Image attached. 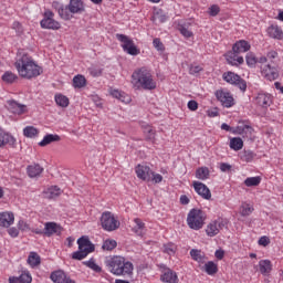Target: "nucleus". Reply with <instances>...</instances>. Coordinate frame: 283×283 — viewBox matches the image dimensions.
Listing matches in <instances>:
<instances>
[{"label": "nucleus", "mask_w": 283, "mask_h": 283, "mask_svg": "<svg viewBox=\"0 0 283 283\" xmlns=\"http://www.w3.org/2000/svg\"><path fill=\"white\" fill-rule=\"evenodd\" d=\"M9 283H21L20 279L17 276H10L9 277Z\"/></svg>", "instance_id": "obj_64"}, {"label": "nucleus", "mask_w": 283, "mask_h": 283, "mask_svg": "<svg viewBox=\"0 0 283 283\" xmlns=\"http://www.w3.org/2000/svg\"><path fill=\"white\" fill-rule=\"evenodd\" d=\"M8 233L11 238H18L19 237V229L17 228H10L8 230Z\"/></svg>", "instance_id": "obj_58"}, {"label": "nucleus", "mask_w": 283, "mask_h": 283, "mask_svg": "<svg viewBox=\"0 0 283 283\" xmlns=\"http://www.w3.org/2000/svg\"><path fill=\"white\" fill-rule=\"evenodd\" d=\"M12 224H14V213L8 211L0 212V227L9 229Z\"/></svg>", "instance_id": "obj_16"}, {"label": "nucleus", "mask_w": 283, "mask_h": 283, "mask_svg": "<svg viewBox=\"0 0 283 283\" xmlns=\"http://www.w3.org/2000/svg\"><path fill=\"white\" fill-rule=\"evenodd\" d=\"M234 134H239L243 138H251L253 136V127L249 125L238 126Z\"/></svg>", "instance_id": "obj_23"}, {"label": "nucleus", "mask_w": 283, "mask_h": 283, "mask_svg": "<svg viewBox=\"0 0 283 283\" xmlns=\"http://www.w3.org/2000/svg\"><path fill=\"white\" fill-rule=\"evenodd\" d=\"M253 211H254L253 206H251L249 203H243L241 206L240 213H241V216H243V218H247V216H251L253 213Z\"/></svg>", "instance_id": "obj_42"}, {"label": "nucleus", "mask_w": 283, "mask_h": 283, "mask_svg": "<svg viewBox=\"0 0 283 283\" xmlns=\"http://www.w3.org/2000/svg\"><path fill=\"white\" fill-rule=\"evenodd\" d=\"M7 109H9V112L12 114L21 115L25 113V105L19 104L14 99H10L7 102Z\"/></svg>", "instance_id": "obj_17"}, {"label": "nucleus", "mask_w": 283, "mask_h": 283, "mask_svg": "<svg viewBox=\"0 0 283 283\" xmlns=\"http://www.w3.org/2000/svg\"><path fill=\"white\" fill-rule=\"evenodd\" d=\"M46 196L50 199L57 198V196H61V188L56 186L49 188L46 191Z\"/></svg>", "instance_id": "obj_43"}, {"label": "nucleus", "mask_w": 283, "mask_h": 283, "mask_svg": "<svg viewBox=\"0 0 283 283\" xmlns=\"http://www.w3.org/2000/svg\"><path fill=\"white\" fill-rule=\"evenodd\" d=\"M192 186L196 193L203 198V200H211V190L209 189V187H207V185L200 181H193Z\"/></svg>", "instance_id": "obj_14"}, {"label": "nucleus", "mask_w": 283, "mask_h": 283, "mask_svg": "<svg viewBox=\"0 0 283 283\" xmlns=\"http://www.w3.org/2000/svg\"><path fill=\"white\" fill-rule=\"evenodd\" d=\"M261 70L262 74L265 76V78H268V81H275V78L280 76L277 74V71L274 67L270 66V64L262 66Z\"/></svg>", "instance_id": "obj_20"}, {"label": "nucleus", "mask_w": 283, "mask_h": 283, "mask_svg": "<svg viewBox=\"0 0 283 283\" xmlns=\"http://www.w3.org/2000/svg\"><path fill=\"white\" fill-rule=\"evenodd\" d=\"M220 169L221 171L226 172V171H231V165L227 164V163H222L220 164Z\"/></svg>", "instance_id": "obj_59"}, {"label": "nucleus", "mask_w": 283, "mask_h": 283, "mask_svg": "<svg viewBox=\"0 0 283 283\" xmlns=\"http://www.w3.org/2000/svg\"><path fill=\"white\" fill-rule=\"evenodd\" d=\"M135 171L139 180H144L145 182H151V174H154V170L149 168V166L138 165L135 168Z\"/></svg>", "instance_id": "obj_12"}, {"label": "nucleus", "mask_w": 283, "mask_h": 283, "mask_svg": "<svg viewBox=\"0 0 283 283\" xmlns=\"http://www.w3.org/2000/svg\"><path fill=\"white\" fill-rule=\"evenodd\" d=\"M153 45L158 52H165V44H163V41H160V39H154Z\"/></svg>", "instance_id": "obj_51"}, {"label": "nucleus", "mask_w": 283, "mask_h": 283, "mask_svg": "<svg viewBox=\"0 0 283 283\" xmlns=\"http://www.w3.org/2000/svg\"><path fill=\"white\" fill-rule=\"evenodd\" d=\"M83 264H85V266H88V269H92V271H95V273H101V271H102L101 266H98V264H96L94 259L85 261Z\"/></svg>", "instance_id": "obj_47"}, {"label": "nucleus", "mask_w": 283, "mask_h": 283, "mask_svg": "<svg viewBox=\"0 0 283 283\" xmlns=\"http://www.w3.org/2000/svg\"><path fill=\"white\" fill-rule=\"evenodd\" d=\"M216 97L220 103L223 105V107H233L235 105V102L233 99V95L229 92L224 91H217Z\"/></svg>", "instance_id": "obj_13"}, {"label": "nucleus", "mask_w": 283, "mask_h": 283, "mask_svg": "<svg viewBox=\"0 0 283 283\" xmlns=\"http://www.w3.org/2000/svg\"><path fill=\"white\" fill-rule=\"evenodd\" d=\"M14 67L17 69L19 76L27 78L28 81L36 78V76L43 74V67L36 64V62L25 53L18 55Z\"/></svg>", "instance_id": "obj_1"}, {"label": "nucleus", "mask_w": 283, "mask_h": 283, "mask_svg": "<svg viewBox=\"0 0 283 283\" xmlns=\"http://www.w3.org/2000/svg\"><path fill=\"white\" fill-rule=\"evenodd\" d=\"M268 34L272 39H282V36H283L282 29H280V27H277V25H271L268 29Z\"/></svg>", "instance_id": "obj_31"}, {"label": "nucleus", "mask_w": 283, "mask_h": 283, "mask_svg": "<svg viewBox=\"0 0 283 283\" xmlns=\"http://www.w3.org/2000/svg\"><path fill=\"white\" fill-rule=\"evenodd\" d=\"M259 269L262 275H270L271 271H273V265L269 260H261L259 262Z\"/></svg>", "instance_id": "obj_27"}, {"label": "nucleus", "mask_w": 283, "mask_h": 283, "mask_svg": "<svg viewBox=\"0 0 283 283\" xmlns=\"http://www.w3.org/2000/svg\"><path fill=\"white\" fill-rule=\"evenodd\" d=\"M205 271L208 275H216L218 273V265L212 261L205 264Z\"/></svg>", "instance_id": "obj_39"}, {"label": "nucleus", "mask_w": 283, "mask_h": 283, "mask_svg": "<svg viewBox=\"0 0 283 283\" xmlns=\"http://www.w3.org/2000/svg\"><path fill=\"white\" fill-rule=\"evenodd\" d=\"M214 255H216L217 260H222V258H224V251H222V250H217V251L214 252Z\"/></svg>", "instance_id": "obj_62"}, {"label": "nucleus", "mask_w": 283, "mask_h": 283, "mask_svg": "<svg viewBox=\"0 0 283 283\" xmlns=\"http://www.w3.org/2000/svg\"><path fill=\"white\" fill-rule=\"evenodd\" d=\"M101 226L104 231H116L120 227V221L114 217V213L106 211L101 217Z\"/></svg>", "instance_id": "obj_8"}, {"label": "nucleus", "mask_w": 283, "mask_h": 283, "mask_svg": "<svg viewBox=\"0 0 283 283\" xmlns=\"http://www.w3.org/2000/svg\"><path fill=\"white\" fill-rule=\"evenodd\" d=\"M63 228L56 222H46L44 224V235L52 238V235H61Z\"/></svg>", "instance_id": "obj_15"}, {"label": "nucleus", "mask_w": 283, "mask_h": 283, "mask_svg": "<svg viewBox=\"0 0 283 283\" xmlns=\"http://www.w3.org/2000/svg\"><path fill=\"white\" fill-rule=\"evenodd\" d=\"M226 59L230 65H242L244 63V57L233 50L227 53Z\"/></svg>", "instance_id": "obj_18"}, {"label": "nucleus", "mask_w": 283, "mask_h": 283, "mask_svg": "<svg viewBox=\"0 0 283 283\" xmlns=\"http://www.w3.org/2000/svg\"><path fill=\"white\" fill-rule=\"evenodd\" d=\"M28 228V223H25V221L21 220L18 222V229H20L21 231H25Z\"/></svg>", "instance_id": "obj_60"}, {"label": "nucleus", "mask_w": 283, "mask_h": 283, "mask_svg": "<svg viewBox=\"0 0 283 283\" xmlns=\"http://www.w3.org/2000/svg\"><path fill=\"white\" fill-rule=\"evenodd\" d=\"M228 222L224 219H217L207 226L206 233L209 238H214L220 233V230L227 227Z\"/></svg>", "instance_id": "obj_11"}, {"label": "nucleus", "mask_w": 283, "mask_h": 283, "mask_svg": "<svg viewBox=\"0 0 283 283\" xmlns=\"http://www.w3.org/2000/svg\"><path fill=\"white\" fill-rule=\"evenodd\" d=\"M61 140V136L49 134L43 137V139L39 143L40 147H48V145L52 143H59Z\"/></svg>", "instance_id": "obj_26"}, {"label": "nucleus", "mask_w": 283, "mask_h": 283, "mask_svg": "<svg viewBox=\"0 0 283 283\" xmlns=\"http://www.w3.org/2000/svg\"><path fill=\"white\" fill-rule=\"evenodd\" d=\"M245 61H247V65H249V67H253V65H255V63H258V57H255V54H253V53H248L245 56Z\"/></svg>", "instance_id": "obj_49"}, {"label": "nucleus", "mask_w": 283, "mask_h": 283, "mask_svg": "<svg viewBox=\"0 0 283 283\" xmlns=\"http://www.w3.org/2000/svg\"><path fill=\"white\" fill-rule=\"evenodd\" d=\"M29 178H38V176H41L43 174V167L39 164L31 165L27 168Z\"/></svg>", "instance_id": "obj_24"}, {"label": "nucleus", "mask_w": 283, "mask_h": 283, "mask_svg": "<svg viewBox=\"0 0 283 283\" xmlns=\"http://www.w3.org/2000/svg\"><path fill=\"white\" fill-rule=\"evenodd\" d=\"M116 39L117 41H120L124 52L130 54V56H138V54H140V50H138L134 43V40H132L129 36L117 33Z\"/></svg>", "instance_id": "obj_7"}, {"label": "nucleus", "mask_w": 283, "mask_h": 283, "mask_svg": "<svg viewBox=\"0 0 283 283\" xmlns=\"http://www.w3.org/2000/svg\"><path fill=\"white\" fill-rule=\"evenodd\" d=\"M118 243L116 242V240H106L104 241L102 249H104V251H114Z\"/></svg>", "instance_id": "obj_45"}, {"label": "nucleus", "mask_w": 283, "mask_h": 283, "mask_svg": "<svg viewBox=\"0 0 283 283\" xmlns=\"http://www.w3.org/2000/svg\"><path fill=\"white\" fill-rule=\"evenodd\" d=\"M190 255L196 262H202V260H205V256H202V252L200 250L192 249L190 251Z\"/></svg>", "instance_id": "obj_48"}, {"label": "nucleus", "mask_w": 283, "mask_h": 283, "mask_svg": "<svg viewBox=\"0 0 283 283\" xmlns=\"http://www.w3.org/2000/svg\"><path fill=\"white\" fill-rule=\"evenodd\" d=\"M188 109H190V112H196V109H198V102L191 99L188 102Z\"/></svg>", "instance_id": "obj_57"}, {"label": "nucleus", "mask_w": 283, "mask_h": 283, "mask_svg": "<svg viewBox=\"0 0 283 283\" xmlns=\"http://www.w3.org/2000/svg\"><path fill=\"white\" fill-rule=\"evenodd\" d=\"M18 78H19V76L17 74L12 73L11 71H7L2 75L3 83H8L9 85H11L15 81H18Z\"/></svg>", "instance_id": "obj_36"}, {"label": "nucleus", "mask_w": 283, "mask_h": 283, "mask_svg": "<svg viewBox=\"0 0 283 283\" xmlns=\"http://www.w3.org/2000/svg\"><path fill=\"white\" fill-rule=\"evenodd\" d=\"M17 143V139L10 133H6V130L0 128V147H6V145H13Z\"/></svg>", "instance_id": "obj_19"}, {"label": "nucleus", "mask_w": 283, "mask_h": 283, "mask_svg": "<svg viewBox=\"0 0 283 283\" xmlns=\"http://www.w3.org/2000/svg\"><path fill=\"white\" fill-rule=\"evenodd\" d=\"M210 176V171L208 167H200L196 170V178L198 180H208Z\"/></svg>", "instance_id": "obj_34"}, {"label": "nucleus", "mask_w": 283, "mask_h": 283, "mask_svg": "<svg viewBox=\"0 0 283 283\" xmlns=\"http://www.w3.org/2000/svg\"><path fill=\"white\" fill-rule=\"evenodd\" d=\"M164 253H167L168 255H174L176 253V244H174V243L165 244Z\"/></svg>", "instance_id": "obj_50"}, {"label": "nucleus", "mask_w": 283, "mask_h": 283, "mask_svg": "<svg viewBox=\"0 0 283 283\" xmlns=\"http://www.w3.org/2000/svg\"><path fill=\"white\" fill-rule=\"evenodd\" d=\"M132 85L134 90H156V81H154L151 72L146 67L133 72Z\"/></svg>", "instance_id": "obj_2"}, {"label": "nucleus", "mask_w": 283, "mask_h": 283, "mask_svg": "<svg viewBox=\"0 0 283 283\" xmlns=\"http://www.w3.org/2000/svg\"><path fill=\"white\" fill-rule=\"evenodd\" d=\"M111 95L114 98H118V101H122V103H130L132 98L129 97V95L118 91V90H111Z\"/></svg>", "instance_id": "obj_29"}, {"label": "nucleus", "mask_w": 283, "mask_h": 283, "mask_svg": "<svg viewBox=\"0 0 283 283\" xmlns=\"http://www.w3.org/2000/svg\"><path fill=\"white\" fill-rule=\"evenodd\" d=\"M20 283H31L32 282V276L30 273H22L20 276Z\"/></svg>", "instance_id": "obj_52"}, {"label": "nucleus", "mask_w": 283, "mask_h": 283, "mask_svg": "<svg viewBox=\"0 0 283 283\" xmlns=\"http://www.w3.org/2000/svg\"><path fill=\"white\" fill-rule=\"evenodd\" d=\"M202 72V69L200 65H191L189 67V74H200Z\"/></svg>", "instance_id": "obj_54"}, {"label": "nucleus", "mask_w": 283, "mask_h": 283, "mask_svg": "<svg viewBox=\"0 0 283 283\" xmlns=\"http://www.w3.org/2000/svg\"><path fill=\"white\" fill-rule=\"evenodd\" d=\"M78 244V251L73 252L72 259L73 260H85L86 255H90V253H94V244L92 241H90V238L87 237H81L77 240Z\"/></svg>", "instance_id": "obj_5"}, {"label": "nucleus", "mask_w": 283, "mask_h": 283, "mask_svg": "<svg viewBox=\"0 0 283 283\" xmlns=\"http://www.w3.org/2000/svg\"><path fill=\"white\" fill-rule=\"evenodd\" d=\"M187 223L193 231H200L205 227V212L200 209H192L187 217Z\"/></svg>", "instance_id": "obj_6"}, {"label": "nucleus", "mask_w": 283, "mask_h": 283, "mask_svg": "<svg viewBox=\"0 0 283 283\" xmlns=\"http://www.w3.org/2000/svg\"><path fill=\"white\" fill-rule=\"evenodd\" d=\"M41 28L45 30H60L61 23L54 20V13L52 11L44 12V19L40 22Z\"/></svg>", "instance_id": "obj_10"}, {"label": "nucleus", "mask_w": 283, "mask_h": 283, "mask_svg": "<svg viewBox=\"0 0 283 283\" xmlns=\"http://www.w3.org/2000/svg\"><path fill=\"white\" fill-rule=\"evenodd\" d=\"M260 182H262V178H260V177H248L244 180L245 187H258V185H260Z\"/></svg>", "instance_id": "obj_41"}, {"label": "nucleus", "mask_w": 283, "mask_h": 283, "mask_svg": "<svg viewBox=\"0 0 283 283\" xmlns=\"http://www.w3.org/2000/svg\"><path fill=\"white\" fill-rule=\"evenodd\" d=\"M218 115H219L218 108H214V109H212V111H208V116H209L210 118H216V116H218Z\"/></svg>", "instance_id": "obj_61"}, {"label": "nucleus", "mask_w": 283, "mask_h": 283, "mask_svg": "<svg viewBox=\"0 0 283 283\" xmlns=\"http://www.w3.org/2000/svg\"><path fill=\"white\" fill-rule=\"evenodd\" d=\"M53 8L57 10V13L64 21H70L73 14H83L85 12L83 0H70L69 6L65 7L59 2H54Z\"/></svg>", "instance_id": "obj_3"}, {"label": "nucleus", "mask_w": 283, "mask_h": 283, "mask_svg": "<svg viewBox=\"0 0 283 283\" xmlns=\"http://www.w3.org/2000/svg\"><path fill=\"white\" fill-rule=\"evenodd\" d=\"M240 158L243 163H252L253 158H255V153L252 150H243L240 153Z\"/></svg>", "instance_id": "obj_37"}, {"label": "nucleus", "mask_w": 283, "mask_h": 283, "mask_svg": "<svg viewBox=\"0 0 283 283\" xmlns=\"http://www.w3.org/2000/svg\"><path fill=\"white\" fill-rule=\"evenodd\" d=\"M161 282L166 283H178V274L170 269L166 270L160 276Z\"/></svg>", "instance_id": "obj_22"}, {"label": "nucleus", "mask_w": 283, "mask_h": 283, "mask_svg": "<svg viewBox=\"0 0 283 283\" xmlns=\"http://www.w3.org/2000/svg\"><path fill=\"white\" fill-rule=\"evenodd\" d=\"M244 147V142L240 137H233L230 139V149L240 151Z\"/></svg>", "instance_id": "obj_30"}, {"label": "nucleus", "mask_w": 283, "mask_h": 283, "mask_svg": "<svg viewBox=\"0 0 283 283\" xmlns=\"http://www.w3.org/2000/svg\"><path fill=\"white\" fill-rule=\"evenodd\" d=\"M55 103L59 107H67V105H70V98L62 94L55 95Z\"/></svg>", "instance_id": "obj_40"}, {"label": "nucleus", "mask_w": 283, "mask_h": 283, "mask_svg": "<svg viewBox=\"0 0 283 283\" xmlns=\"http://www.w3.org/2000/svg\"><path fill=\"white\" fill-rule=\"evenodd\" d=\"M256 103H258V105H260L261 107H264L265 109H266V107H271V103H272L271 95L260 93L256 96Z\"/></svg>", "instance_id": "obj_25"}, {"label": "nucleus", "mask_w": 283, "mask_h": 283, "mask_svg": "<svg viewBox=\"0 0 283 283\" xmlns=\"http://www.w3.org/2000/svg\"><path fill=\"white\" fill-rule=\"evenodd\" d=\"M222 78L226 83H230V85H237L241 92H247V81L240 77V75L233 72H227L223 73Z\"/></svg>", "instance_id": "obj_9"}, {"label": "nucleus", "mask_w": 283, "mask_h": 283, "mask_svg": "<svg viewBox=\"0 0 283 283\" xmlns=\"http://www.w3.org/2000/svg\"><path fill=\"white\" fill-rule=\"evenodd\" d=\"M142 129L144 130L147 140H154V138H156V130H154L149 124L142 125Z\"/></svg>", "instance_id": "obj_33"}, {"label": "nucleus", "mask_w": 283, "mask_h": 283, "mask_svg": "<svg viewBox=\"0 0 283 283\" xmlns=\"http://www.w3.org/2000/svg\"><path fill=\"white\" fill-rule=\"evenodd\" d=\"M23 134L27 138H36V136H39V129L33 126H27L23 129Z\"/></svg>", "instance_id": "obj_38"}, {"label": "nucleus", "mask_w": 283, "mask_h": 283, "mask_svg": "<svg viewBox=\"0 0 283 283\" xmlns=\"http://www.w3.org/2000/svg\"><path fill=\"white\" fill-rule=\"evenodd\" d=\"M179 32L180 34H182V36H185V39H191V36H193V32L189 30V27H187V24H180Z\"/></svg>", "instance_id": "obj_46"}, {"label": "nucleus", "mask_w": 283, "mask_h": 283, "mask_svg": "<svg viewBox=\"0 0 283 283\" xmlns=\"http://www.w3.org/2000/svg\"><path fill=\"white\" fill-rule=\"evenodd\" d=\"M105 264L113 275H132V271H134V264L125 261L123 256H113L106 260Z\"/></svg>", "instance_id": "obj_4"}, {"label": "nucleus", "mask_w": 283, "mask_h": 283, "mask_svg": "<svg viewBox=\"0 0 283 283\" xmlns=\"http://www.w3.org/2000/svg\"><path fill=\"white\" fill-rule=\"evenodd\" d=\"M87 85V80L83 75H76L73 77V87L75 90H81V87H85Z\"/></svg>", "instance_id": "obj_32"}, {"label": "nucleus", "mask_w": 283, "mask_h": 283, "mask_svg": "<svg viewBox=\"0 0 283 283\" xmlns=\"http://www.w3.org/2000/svg\"><path fill=\"white\" fill-rule=\"evenodd\" d=\"M28 264H30L32 268L39 266V264H41V256L36 252H30Z\"/></svg>", "instance_id": "obj_35"}, {"label": "nucleus", "mask_w": 283, "mask_h": 283, "mask_svg": "<svg viewBox=\"0 0 283 283\" xmlns=\"http://www.w3.org/2000/svg\"><path fill=\"white\" fill-rule=\"evenodd\" d=\"M167 19H168L167 14H165V12L160 9L156 11L153 17V21H159V23H165Z\"/></svg>", "instance_id": "obj_44"}, {"label": "nucleus", "mask_w": 283, "mask_h": 283, "mask_svg": "<svg viewBox=\"0 0 283 283\" xmlns=\"http://www.w3.org/2000/svg\"><path fill=\"white\" fill-rule=\"evenodd\" d=\"M232 50L233 52L243 54L244 52H249L251 50V44L244 40H241L233 44Z\"/></svg>", "instance_id": "obj_21"}, {"label": "nucleus", "mask_w": 283, "mask_h": 283, "mask_svg": "<svg viewBox=\"0 0 283 283\" xmlns=\"http://www.w3.org/2000/svg\"><path fill=\"white\" fill-rule=\"evenodd\" d=\"M259 244L260 247H269V244H271V240L269 239V237H261L259 239Z\"/></svg>", "instance_id": "obj_55"}, {"label": "nucleus", "mask_w": 283, "mask_h": 283, "mask_svg": "<svg viewBox=\"0 0 283 283\" xmlns=\"http://www.w3.org/2000/svg\"><path fill=\"white\" fill-rule=\"evenodd\" d=\"M134 223L135 226L133 227L132 231L136 233V235H145V222L136 218L134 219Z\"/></svg>", "instance_id": "obj_28"}, {"label": "nucleus", "mask_w": 283, "mask_h": 283, "mask_svg": "<svg viewBox=\"0 0 283 283\" xmlns=\"http://www.w3.org/2000/svg\"><path fill=\"white\" fill-rule=\"evenodd\" d=\"M219 13H220V7L216 4L210 7V17H218Z\"/></svg>", "instance_id": "obj_56"}, {"label": "nucleus", "mask_w": 283, "mask_h": 283, "mask_svg": "<svg viewBox=\"0 0 283 283\" xmlns=\"http://www.w3.org/2000/svg\"><path fill=\"white\" fill-rule=\"evenodd\" d=\"M180 203L181 205H188L189 203V197H187V195H182L180 197Z\"/></svg>", "instance_id": "obj_63"}, {"label": "nucleus", "mask_w": 283, "mask_h": 283, "mask_svg": "<svg viewBox=\"0 0 283 283\" xmlns=\"http://www.w3.org/2000/svg\"><path fill=\"white\" fill-rule=\"evenodd\" d=\"M150 180L155 182V185H159V182H163V175L153 171Z\"/></svg>", "instance_id": "obj_53"}]
</instances>
